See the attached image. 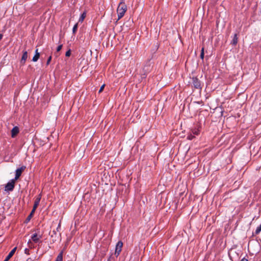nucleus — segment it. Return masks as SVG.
Instances as JSON below:
<instances>
[{"mask_svg":"<svg viewBox=\"0 0 261 261\" xmlns=\"http://www.w3.org/2000/svg\"><path fill=\"white\" fill-rule=\"evenodd\" d=\"M127 11V6L124 3V0H121L117 9L118 14V20L120 19L123 17Z\"/></svg>","mask_w":261,"mask_h":261,"instance_id":"f257e3e1","label":"nucleus"},{"mask_svg":"<svg viewBox=\"0 0 261 261\" xmlns=\"http://www.w3.org/2000/svg\"><path fill=\"white\" fill-rule=\"evenodd\" d=\"M15 179H12L10 181L8 182L5 187L6 191H12L13 190L15 187Z\"/></svg>","mask_w":261,"mask_h":261,"instance_id":"f03ea898","label":"nucleus"},{"mask_svg":"<svg viewBox=\"0 0 261 261\" xmlns=\"http://www.w3.org/2000/svg\"><path fill=\"white\" fill-rule=\"evenodd\" d=\"M122 247H123L122 242L121 241H118L116 244V248H115V254L116 255V256L117 257L120 254V253L122 250Z\"/></svg>","mask_w":261,"mask_h":261,"instance_id":"7ed1b4c3","label":"nucleus"},{"mask_svg":"<svg viewBox=\"0 0 261 261\" xmlns=\"http://www.w3.org/2000/svg\"><path fill=\"white\" fill-rule=\"evenodd\" d=\"M25 166H22L20 168L17 169L15 171V177L14 179H15V180H16L17 179H18L19 177L21 176L22 172L25 169Z\"/></svg>","mask_w":261,"mask_h":261,"instance_id":"20e7f679","label":"nucleus"},{"mask_svg":"<svg viewBox=\"0 0 261 261\" xmlns=\"http://www.w3.org/2000/svg\"><path fill=\"white\" fill-rule=\"evenodd\" d=\"M41 198V196L40 194L36 198L35 202H34V205H33V210H32V213H34V212L35 211L36 209L38 207V205L39 204V202L40 201Z\"/></svg>","mask_w":261,"mask_h":261,"instance_id":"39448f33","label":"nucleus"},{"mask_svg":"<svg viewBox=\"0 0 261 261\" xmlns=\"http://www.w3.org/2000/svg\"><path fill=\"white\" fill-rule=\"evenodd\" d=\"M193 84L194 87L196 89H200L201 88V83L200 81L197 77H193L192 78Z\"/></svg>","mask_w":261,"mask_h":261,"instance_id":"423d86ee","label":"nucleus"},{"mask_svg":"<svg viewBox=\"0 0 261 261\" xmlns=\"http://www.w3.org/2000/svg\"><path fill=\"white\" fill-rule=\"evenodd\" d=\"M28 58V52L27 51H23V54L20 60V64L24 65Z\"/></svg>","mask_w":261,"mask_h":261,"instance_id":"0eeeda50","label":"nucleus"},{"mask_svg":"<svg viewBox=\"0 0 261 261\" xmlns=\"http://www.w3.org/2000/svg\"><path fill=\"white\" fill-rule=\"evenodd\" d=\"M41 238H42L41 236L40 235L38 236V234L36 233H35L32 235L31 239L34 243H37L39 242L40 239Z\"/></svg>","mask_w":261,"mask_h":261,"instance_id":"6e6552de","label":"nucleus"},{"mask_svg":"<svg viewBox=\"0 0 261 261\" xmlns=\"http://www.w3.org/2000/svg\"><path fill=\"white\" fill-rule=\"evenodd\" d=\"M19 133V128L17 126L14 127L11 130V136L15 137Z\"/></svg>","mask_w":261,"mask_h":261,"instance_id":"1a4fd4ad","label":"nucleus"},{"mask_svg":"<svg viewBox=\"0 0 261 261\" xmlns=\"http://www.w3.org/2000/svg\"><path fill=\"white\" fill-rule=\"evenodd\" d=\"M238 35L237 34H235L234 35L233 38L231 42V44H232L233 45H236L238 43Z\"/></svg>","mask_w":261,"mask_h":261,"instance_id":"9d476101","label":"nucleus"},{"mask_svg":"<svg viewBox=\"0 0 261 261\" xmlns=\"http://www.w3.org/2000/svg\"><path fill=\"white\" fill-rule=\"evenodd\" d=\"M16 249L17 247H15L9 252V254L7 255V257L9 259H10L13 256V255H14L16 250Z\"/></svg>","mask_w":261,"mask_h":261,"instance_id":"9b49d317","label":"nucleus"},{"mask_svg":"<svg viewBox=\"0 0 261 261\" xmlns=\"http://www.w3.org/2000/svg\"><path fill=\"white\" fill-rule=\"evenodd\" d=\"M86 16V12H84L81 15L80 18H79V22H82L84 19L85 18Z\"/></svg>","mask_w":261,"mask_h":261,"instance_id":"f8f14e48","label":"nucleus"},{"mask_svg":"<svg viewBox=\"0 0 261 261\" xmlns=\"http://www.w3.org/2000/svg\"><path fill=\"white\" fill-rule=\"evenodd\" d=\"M55 261H63V252L62 251L58 254Z\"/></svg>","mask_w":261,"mask_h":261,"instance_id":"ddd939ff","label":"nucleus"},{"mask_svg":"<svg viewBox=\"0 0 261 261\" xmlns=\"http://www.w3.org/2000/svg\"><path fill=\"white\" fill-rule=\"evenodd\" d=\"M40 57V53L35 54L34 56L33 57L32 59V61L33 62H36L38 61Z\"/></svg>","mask_w":261,"mask_h":261,"instance_id":"4468645a","label":"nucleus"},{"mask_svg":"<svg viewBox=\"0 0 261 261\" xmlns=\"http://www.w3.org/2000/svg\"><path fill=\"white\" fill-rule=\"evenodd\" d=\"M260 231H261V224L259 226H258L256 228L254 233L255 234H258L260 233Z\"/></svg>","mask_w":261,"mask_h":261,"instance_id":"2eb2a0df","label":"nucleus"},{"mask_svg":"<svg viewBox=\"0 0 261 261\" xmlns=\"http://www.w3.org/2000/svg\"><path fill=\"white\" fill-rule=\"evenodd\" d=\"M77 28H78V24L77 23H76L73 27V29H72V32H73V34H75L77 31Z\"/></svg>","mask_w":261,"mask_h":261,"instance_id":"dca6fc26","label":"nucleus"},{"mask_svg":"<svg viewBox=\"0 0 261 261\" xmlns=\"http://www.w3.org/2000/svg\"><path fill=\"white\" fill-rule=\"evenodd\" d=\"M33 213H32V211H31V213L30 214V215L28 216V217L27 218L26 220H25V221L26 222H28L30 221V220H31V219L32 218V216L33 215Z\"/></svg>","mask_w":261,"mask_h":261,"instance_id":"f3484780","label":"nucleus"},{"mask_svg":"<svg viewBox=\"0 0 261 261\" xmlns=\"http://www.w3.org/2000/svg\"><path fill=\"white\" fill-rule=\"evenodd\" d=\"M192 133L193 135H198L199 133V130L197 128H194L192 130Z\"/></svg>","mask_w":261,"mask_h":261,"instance_id":"a211bd4d","label":"nucleus"},{"mask_svg":"<svg viewBox=\"0 0 261 261\" xmlns=\"http://www.w3.org/2000/svg\"><path fill=\"white\" fill-rule=\"evenodd\" d=\"M204 47H202L201 50V53L200 55V57L202 60H203L204 56Z\"/></svg>","mask_w":261,"mask_h":261,"instance_id":"6ab92c4d","label":"nucleus"},{"mask_svg":"<svg viewBox=\"0 0 261 261\" xmlns=\"http://www.w3.org/2000/svg\"><path fill=\"white\" fill-rule=\"evenodd\" d=\"M194 137L195 136L192 134L191 133L190 134H188L187 136V139L189 140H192Z\"/></svg>","mask_w":261,"mask_h":261,"instance_id":"aec40b11","label":"nucleus"},{"mask_svg":"<svg viewBox=\"0 0 261 261\" xmlns=\"http://www.w3.org/2000/svg\"><path fill=\"white\" fill-rule=\"evenodd\" d=\"M105 84H103L101 86V87L100 88V89L99 90V91H98L99 93H101L103 91V89L105 88Z\"/></svg>","mask_w":261,"mask_h":261,"instance_id":"412c9836","label":"nucleus"},{"mask_svg":"<svg viewBox=\"0 0 261 261\" xmlns=\"http://www.w3.org/2000/svg\"><path fill=\"white\" fill-rule=\"evenodd\" d=\"M62 48V44L59 45L57 47V52L60 51L61 50Z\"/></svg>","mask_w":261,"mask_h":261,"instance_id":"4be33fe9","label":"nucleus"},{"mask_svg":"<svg viewBox=\"0 0 261 261\" xmlns=\"http://www.w3.org/2000/svg\"><path fill=\"white\" fill-rule=\"evenodd\" d=\"M70 55H71V51L70 49L66 52L65 56L66 57H69L70 56Z\"/></svg>","mask_w":261,"mask_h":261,"instance_id":"5701e85b","label":"nucleus"},{"mask_svg":"<svg viewBox=\"0 0 261 261\" xmlns=\"http://www.w3.org/2000/svg\"><path fill=\"white\" fill-rule=\"evenodd\" d=\"M51 56H50V57L48 58V59H47V62H46V64H47V65H48V64L50 63V61H51Z\"/></svg>","mask_w":261,"mask_h":261,"instance_id":"b1692460","label":"nucleus"},{"mask_svg":"<svg viewBox=\"0 0 261 261\" xmlns=\"http://www.w3.org/2000/svg\"><path fill=\"white\" fill-rule=\"evenodd\" d=\"M61 229V224H60V223L58 224V227H57V229H56V230H57V231H59V229Z\"/></svg>","mask_w":261,"mask_h":261,"instance_id":"393cba45","label":"nucleus"},{"mask_svg":"<svg viewBox=\"0 0 261 261\" xmlns=\"http://www.w3.org/2000/svg\"><path fill=\"white\" fill-rule=\"evenodd\" d=\"M240 261H248V260L247 258L244 257Z\"/></svg>","mask_w":261,"mask_h":261,"instance_id":"a878e982","label":"nucleus"},{"mask_svg":"<svg viewBox=\"0 0 261 261\" xmlns=\"http://www.w3.org/2000/svg\"><path fill=\"white\" fill-rule=\"evenodd\" d=\"M57 230H53V233L54 234L56 235L57 234Z\"/></svg>","mask_w":261,"mask_h":261,"instance_id":"bb28decb","label":"nucleus"},{"mask_svg":"<svg viewBox=\"0 0 261 261\" xmlns=\"http://www.w3.org/2000/svg\"><path fill=\"white\" fill-rule=\"evenodd\" d=\"M10 259L7 256L5 259L4 261H8Z\"/></svg>","mask_w":261,"mask_h":261,"instance_id":"cd10ccee","label":"nucleus"},{"mask_svg":"<svg viewBox=\"0 0 261 261\" xmlns=\"http://www.w3.org/2000/svg\"><path fill=\"white\" fill-rule=\"evenodd\" d=\"M3 38V35L0 34V41L1 40V39H2Z\"/></svg>","mask_w":261,"mask_h":261,"instance_id":"c85d7f7f","label":"nucleus"},{"mask_svg":"<svg viewBox=\"0 0 261 261\" xmlns=\"http://www.w3.org/2000/svg\"><path fill=\"white\" fill-rule=\"evenodd\" d=\"M37 53H38V49H36V50H35V54H37Z\"/></svg>","mask_w":261,"mask_h":261,"instance_id":"c756f323","label":"nucleus"},{"mask_svg":"<svg viewBox=\"0 0 261 261\" xmlns=\"http://www.w3.org/2000/svg\"><path fill=\"white\" fill-rule=\"evenodd\" d=\"M28 251V249H25V253H26Z\"/></svg>","mask_w":261,"mask_h":261,"instance_id":"7c9ffc66","label":"nucleus"},{"mask_svg":"<svg viewBox=\"0 0 261 261\" xmlns=\"http://www.w3.org/2000/svg\"><path fill=\"white\" fill-rule=\"evenodd\" d=\"M28 244H32V243H31V242L30 241H29V242H28Z\"/></svg>","mask_w":261,"mask_h":261,"instance_id":"2f4dec72","label":"nucleus"}]
</instances>
